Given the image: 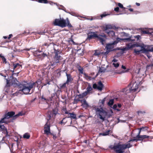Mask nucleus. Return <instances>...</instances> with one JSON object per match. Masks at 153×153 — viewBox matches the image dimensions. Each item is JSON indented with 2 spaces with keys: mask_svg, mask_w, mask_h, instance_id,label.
<instances>
[{
  "mask_svg": "<svg viewBox=\"0 0 153 153\" xmlns=\"http://www.w3.org/2000/svg\"><path fill=\"white\" fill-rule=\"evenodd\" d=\"M93 108L95 110L96 114L99 117V118L103 121H104L108 115L107 110L103 108L101 105L99 107L96 106H93Z\"/></svg>",
  "mask_w": 153,
  "mask_h": 153,
  "instance_id": "obj_1",
  "label": "nucleus"
},
{
  "mask_svg": "<svg viewBox=\"0 0 153 153\" xmlns=\"http://www.w3.org/2000/svg\"><path fill=\"white\" fill-rule=\"evenodd\" d=\"M23 114L21 112H20L18 114L15 115V112L14 111L8 112L7 113H5L3 117L0 120V123H5L7 124L10 122V121L7 120V119L12 117H13L15 119L19 116H21Z\"/></svg>",
  "mask_w": 153,
  "mask_h": 153,
  "instance_id": "obj_2",
  "label": "nucleus"
},
{
  "mask_svg": "<svg viewBox=\"0 0 153 153\" xmlns=\"http://www.w3.org/2000/svg\"><path fill=\"white\" fill-rule=\"evenodd\" d=\"M53 24L54 25L59 26L62 28L65 27L67 26L69 28H71L73 27L68 18H67L66 20L63 18H60L59 19H55L53 22Z\"/></svg>",
  "mask_w": 153,
  "mask_h": 153,
  "instance_id": "obj_3",
  "label": "nucleus"
},
{
  "mask_svg": "<svg viewBox=\"0 0 153 153\" xmlns=\"http://www.w3.org/2000/svg\"><path fill=\"white\" fill-rule=\"evenodd\" d=\"M97 32H91L89 33L88 34L87 38L88 39L90 40L92 39L97 38L98 40L100 41V42L102 44H104L105 40L103 37L106 38V35L104 34L98 35L97 34Z\"/></svg>",
  "mask_w": 153,
  "mask_h": 153,
  "instance_id": "obj_4",
  "label": "nucleus"
},
{
  "mask_svg": "<svg viewBox=\"0 0 153 153\" xmlns=\"http://www.w3.org/2000/svg\"><path fill=\"white\" fill-rule=\"evenodd\" d=\"M20 91H22L24 94H28L30 90L33 89V85L30 82H25L19 85Z\"/></svg>",
  "mask_w": 153,
  "mask_h": 153,
  "instance_id": "obj_5",
  "label": "nucleus"
},
{
  "mask_svg": "<svg viewBox=\"0 0 153 153\" xmlns=\"http://www.w3.org/2000/svg\"><path fill=\"white\" fill-rule=\"evenodd\" d=\"M147 128H148L147 127H142L140 128H138V129L139 130V131L136 137H134L133 139L130 140L129 142H133L135 141L136 142H137L139 140L143 141V140L145 138H149V137L146 135H140L141 130L143 131L144 129L146 128V129Z\"/></svg>",
  "mask_w": 153,
  "mask_h": 153,
  "instance_id": "obj_6",
  "label": "nucleus"
},
{
  "mask_svg": "<svg viewBox=\"0 0 153 153\" xmlns=\"http://www.w3.org/2000/svg\"><path fill=\"white\" fill-rule=\"evenodd\" d=\"M139 83V78L133 77L132 80L130 83V85H132L129 89L131 92H133L136 91L138 88V84Z\"/></svg>",
  "mask_w": 153,
  "mask_h": 153,
  "instance_id": "obj_7",
  "label": "nucleus"
},
{
  "mask_svg": "<svg viewBox=\"0 0 153 153\" xmlns=\"http://www.w3.org/2000/svg\"><path fill=\"white\" fill-rule=\"evenodd\" d=\"M128 144H120L118 143L114 146L113 149L116 153H123L124 150L127 148H129Z\"/></svg>",
  "mask_w": 153,
  "mask_h": 153,
  "instance_id": "obj_8",
  "label": "nucleus"
},
{
  "mask_svg": "<svg viewBox=\"0 0 153 153\" xmlns=\"http://www.w3.org/2000/svg\"><path fill=\"white\" fill-rule=\"evenodd\" d=\"M62 59L60 56L58 55V53H56L53 57V59L51 62V66H56L61 62V60Z\"/></svg>",
  "mask_w": 153,
  "mask_h": 153,
  "instance_id": "obj_9",
  "label": "nucleus"
},
{
  "mask_svg": "<svg viewBox=\"0 0 153 153\" xmlns=\"http://www.w3.org/2000/svg\"><path fill=\"white\" fill-rule=\"evenodd\" d=\"M9 67L11 68L10 71L13 73L19 70L17 73L19 74L22 68V65L18 63L12 62L9 65Z\"/></svg>",
  "mask_w": 153,
  "mask_h": 153,
  "instance_id": "obj_10",
  "label": "nucleus"
},
{
  "mask_svg": "<svg viewBox=\"0 0 153 153\" xmlns=\"http://www.w3.org/2000/svg\"><path fill=\"white\" fill-rule=\"evenodd\" d=\"M67 116L63 118L62 120L59 122V123L62 125H64L65 124L67 123L68 125H71L72 122V120L68 119Z\"/></svg>",
  "mask_w": 153,
  "mask_h": 153,
  "instance_id": "obj_11",
  "label": "nucleus"
},
{
  "mask_svg": "<svg viewBox=\"0 0 153 153\" xmlns=\"http://www.w3.org/2000/svg\"><path fill=\"white\" fill-rule=\"evenodd\" d=\"M50 123H48V122H47L45 125L44 127V133L48 135L49 134H51L50 131Z\"/></svg>",
  "mask_w": 153,
  "mask_h": 153,
  "instance_id": "obj_12",
  "label": "nucleus"
},
{
  "mask_svg": "<svg viewBox=\"0 0 153 153\" xmlns=\"http://www.w3.org/2000/svg\"><path fill=\"white\" fill-rule=\"evenodd\" d=\"M81 103L82 104L81 106L85 109H87L88 108L90 107L85 98L81 100Z\"/></svg>",
  "mask_w": 153,
  "mask_h": 153,
  "instance_id": "obj_13",
  "label": "nucleus"
},
{
  "mask_svg": "<svg viewBox=\"0 0 153 153\" xmlns=\"http://www.w3.org/2000/svg\"><path fill=\"white\" fill-rule=\"evenodd\" d=\"M66 74L67 78V79L66 82V83H68V85L69 83H71L73 79L71 74H68L67 72L66 73Z\"/></svg>",
  "mask_w": 153,
  "mask_h": 153,
  "instance_id": "obj_14",
  "label": "nucleus"
},
{
  "mask_svg": "<svg viewBox=\"0 0 153 153\" xmlns=\"http://www.w3.org/2000/svg\"><path fill=\"white\" fill-rule=\"evenodd\" d=\"M106 32L107 33L108 36H109L111 37L113 39L115 38V33L113 31L109 30L108 31H106Z\"/></svg>",
  "mask_w": 153,
  "mask_h": 153,
  "instance_id": "obj_15",
  "label": "nucleus"
},
{
  "mask_svg": "<svg viewBox=\"0 0 153 153\" xmlns=\"http://www.w3.org/2000/svg\"><path fill=\"white\" fill-rule=\"evenodd\" d=\"M6 79L7 80V84L9 82L11 83L12 84H17V82H18L16 79L13 77H12V79L11 80H8L7 79Z\"/></svg>",
  "mask_w": 153,
  "mask_h": 153,
  "instance_id": "obj_16",
  "label": "nucleus"
},
{
  "mask_svg": "<svg viewBox=\"0 0 153 153\" xmlns=\"http://www.w3.org/2000/svg\"><path fill=\"white\" fill-rule=\"evenodd\" d=\"M67 117L68 118H71V119H76V115L74 114V112H72L71 113H69L67 115Z\"/></svg>",
  "mask_w": 153,
  "mask_h": 153,
  "instance_id": "obj_17",
  "label": "nucleus"
},
{
  "mask_svg": "<svg viewBox=\"0 0 153 153\" xmlns=\"http://www.w3.org/2000/svg\"><path fill=\"white\" fill-rule=\"evenodd\" d=\"M68 85V83H66V82L64 83L63 84H60L59 85V87L58 88L59 89H67V87L66 86V85Z\"/></svg>",
  "mask_w": 153,
  "mask_h": 153,
  "instance_id": "obj_18",
  "label": "nucleus"
},
{
  "mask_svg": "<svg viewBox=\"0 0 153 153\" xmlns=\"http://www.w3.org/2000/svg\"><path fill=\"white\" fill-rule=\"evenodd\" d=\"M113 44H108L106 45L105 48L106 49L107 51L109 52L110 51H111V50L113 48Z\"/></svg>",
  "mask_w": 153,
  "mask_h": 153,
  "instance_id": "obj_19",
  "label": "nucleus"
},
{
  "mask_svg": "<svg viewBox=\"0 0 153 153\" xmlns=\"http://www.w3.org/2000/svg\"><path fill=\"white\" fill-rule=\"evenodd\" d=\"M58 108H55L54 109L52 110L51 111H50V112H51L52 113L51 114L53 115V116H55L57 115V114H59L58 113Z\"/></svg>",
  "mask_w": 153,
  "mask_h": 153,
  "instance_id": "obj_20",
  "label": "nucleus"
},
{
  "mask_svg": "<svg viewBox=\"0 0 153 153\" xmlns=\"http://www.w3.org/2000/svg\"><path fill=\"white\" fill-rule=\"evenodd\" d=\"M30 82L31 84H32L33 88H34L35 86L38 87L39 86V85L41 84V81L39 80H38V81L35 82Z\"/></svg>",
  "mask_w": 153,
  "mask_h": 153,
  "instance_id": "obj_21",
  "label": "nucleus"
},
{
  "mask_svg": "<svg viewBox=\"0 0 153 153\" xmlns=\"http://www.w3.org/2000/svg\"><path fill=\"white\" fill-rule=\"evenodd\" d=\"M152 45H148L147 46L145 45V47L146 48V53L149 51L153 52V47H152Z\"/></svg>",
  "mask_w": 153,
  "mask_h": 153,
  "instance_id": "obj_22",
  "label": "nucleus"
},
{
  "mask_svg": "<svg viewBox=\"0 0 153 153\" xmlns=\"http://www.w3.org/2000/svg\"><path fill=\"white\" fill-rule=\"evenodd\" d=\"M110 132V130H106L105 132H104L102 133H100L99 134L100 136H106L109 135V133Z\"/></svg>",
  "mask_w": 153,
  "mask_h": 153,
  "instance_id": "obj_23",
  "label": "nucleus"
},
{
  "mask_svg": "<svg viewBox=\"0 0 153 153\" xmlns=\"http://www.w3.org/2000/svg\"><path fill=\"white\" fill-rule=\"evenodd\" d=\"M98 84V89L101 91H102L103 87V84L101 81L99 82Z\"/></svg>",
  "mask_w": 153,
  "mask_h": 153,
  "instance_id": "obj_24",
  "label": "nucleus"
},
{
  "mask_svg": "<svg viewBox=\"0 0 153 153\" xmlns=\"http://www.w3.org/2000/svg\"><path fill=\"white\" fill-rule=\"evenodd\" d=\"M52 113L51 112H50V111H49L48 112L47 114V116L46 117V119L48 121V122L49 121L51 117H53V116L51 114Z\"/></svg>",
  "mask_w": 153,
  "mask_h": 153,
  "instance_id": "obj_25",
  "label": "nucleus"
},
{
  "mask_svg": "<svg viewBox=\"0 0 153 153\" xmlns=\"http://www.w3.org/2000/svg\"><path fill=\"white\" fill-rule=\"evenodd\" d=\"M122 41L124 42H132L133 41H135V39H131V37H129L128 38L123 39H122Z\"/></svg>",
  "mask_w": 153,
  "mask_h": 153,
  "instance_id": "obj_26",
  "label": "nucleus"
},
{
  "mask_svg": "<svg viewBox=\"0 0 153 153\" xmlns=\"http://www.w3.org/2000/svg\"><path fill=\"white\" fill-rule=\"evenodd\" d=\"M0 131H3L4 132H6L7 133L6 128L4 125L0 126Z\"/></svg>",
  "mask_w": 153,
  "mask_h": 153,
  "instance_id": "obj_27",
  "label": "nucleus"
},
{
  "mask_svg": "<svg viewBox=\"0 0 153 153\" xmlns=\"http://www.w3.org/2000/svg\"><path fill=\"white\" fill-rule=\"evenodd\" d=\"M140 32L142 34H150L148 30H146L143 29H140Z\"/></svg>",
  "mask_w": 153,
  "mask_h": 153,
  "instance_id": "obj_28",
  "label": "nucleus"
},
{
  "mask_svg": "<svg viewBox=\"0 0 153 153\" xmlns=\"http://www.w3.org/2000/svg\"><path fill=\"white\" fill-rule=\"evenodd\" d=\"M34 1L42 3L47 4L49 3L48 0H34Z\"/></svg>",
  "mask_w": 153,
  "mask_h": 153,
  "instance_id": "obj_29",
  "label": "nucleus"
},
{
  "mask_svg": "<svg viewBox=\"0 0 153 153\" xmlns=\"http://www.w3.org/2000/svg\"><path fill=\"white\" fill-rule=\"evenodd\" d=\"M30 134L28 133H25L23 136V137L24 138L28 139L30 138Z\"/></svg>",
  "mask_w": 153,
  "mask_h": 153,
  "instance_id": "obj_30",
  "label": "nucleus"
},
{
  "mask_svg": "<svg viewBox=\"0 0 153 153\" xmlns=\"http://www.w3.org/2000/svg\"><path fill=\"white\" fill-rule=\"evenodd\" d=\"M62 112L64 114H68L69 112L67 110V109L65 107H63L62 109Z\"/></svg>",
  "mask_w": 153,
  "mask_h": 153,
  "instance_id": "obj_31",
  "label": "nucleus"
},
{
  "mask_svg": "<svg viewBox=\"0 0 153 153\" xmlns=\"http://www.w3.org/2000/svg\"><path fill=\"white\" fill-rule=\"evenodd\" d=\"M76 98H75L74 100V101L73 102V104H77L79 102H81V100L79 99L78 98L77 99Z\"/></svg>",
  "mask_w": 153,
  "mask_h": 153,
  "instance_id": "obj_32",
  "label": "nucleus"
},
{
  "mask_svg": "<svg viewBox=\"0 0 153 153\" xmlns=\"http://www.w3.org/2000/svg\"><path fill=\"white\" fill-rule=\"evenodd\" d=\"M140 47H141V49L140 50L141 51H143L144 53H146V48H145V45H144L143 46L140 45Z\"/></svg>",
  "mask_w": 153,
  "mask_h": 153,
  "instance_id": "obj_33",
  "label": "nucleus"
},
{
  "mask_svg": "<svg viewBox=\"0 0 153 153\" xmlns=\"http://www.w3.org/2000/svg\"><path fill=\"white\" fill-rule=\"evenodd\" d=\"M92 90V88L90 85H88L86 88V91L88 94Z\"/></svg>",
  "mask_w": 153,
  "mask_h": 153,
  "instance_id": "obj_34",
  "label": "nucleus"
},
{
  "mask_svg": "<svg viewBox=\"0 0 153 153\" xmlns=\"http://www.w3.org/2000/svg\"><path fill=\"white\" fill-rule=\"evenodd\" d=\"M0 57L1 58L2 61L3 62V63H4L5 64L6 63V59L5 58L4 56L2 55L1 54H0Z\"/></svg>",
  "mask_w": 153,
  "mask_h": 153,
  "instance_id": "obj_35",
  "label": "nucleus"
},
{
  "mask_svg": "<svg viewBox=\"0 0 153 153\" xmlns=\"http://www.w3.org/2000/svg\"><path fill=\"white\" fill-rule=\"evenodd\" d=\"M37 56H38L39 58H40L42 59H43L45 57L47 56V54L46 53H43L41 55H37Z\"/></svg>",
  "mask_w": 153,
  "mask_h": 153,
  "instance_id": "obj_36",
  "label": "nucleus"
},
{
  "mask_svg": "<svg viewBox=\"0 0 153 153\" xmlns=\"http://www.w3.org/2000/svg\"><path fill=\"white\" fill-rule=\"evenodd\" d=\"M117 5L119 7H120V8H122L125 11V9L126 8L124 7L122 4L120 3H118Z\"/></svg>",
  "mask_w": 153,
  "mask_h": 153,
  "instance_id": "obj_37",
  "label": "nucleus"
},
{
  "mask_svg": "<svg viewBox=\"0 0 153 153\" xmlns=\"http://www.w3.org/2000/svg\"><path fill=\"white\" fill-rule=\"evenodd\" d=\"M114 103V100L111 99L108 102V105L109 106H111Z\"/></svg>",
  "mask_w": 153,
  "mask_h": 153,
  "instance_id": "obj_38",
  "label": "nucleus"
},
{
  "mask_svg": "<svg viewBox=\"0 0 153 153\" xmlns=\"http://www.w3.org/2000/svg\"><path fill=\"white\" fill-rule=\"evenodd\" d=\"M100 54L101 53L100 51H99L97 50H95V53L93 55L94 56H99Z\"/></svg>",
  "mask_w": 153,
  "mask_h": 153,
  "instance_id": "obj_39",
  "label": "nucleus"
},
{
  "mask_svg": "<svg viewBox=\"0 0 153 153\" xmlns=\"http://www.w3.org/2000/svg\"><path fill=\"white\" fill-rule=\"evenodd\" d=\"M122 39H120L119 38H117L116 39V40L115 41L114 43H113V44H115L118 42H119L120 41V40L122 41Z\"/></svg>",
  "mask_w": 153,
  "mask_h": 153,
  "instance_id": "obj_40",
  "label": "nucleus"
},
{
  "mask_svg": "<svg viewBox=\"0 0 153 153\" xmlns=\"http://www.w3.org/2000/svg\"><path fill=\"white\" fill-rule=\"evenodd\" d=\"M41 100L43 101L47 102L49 101V100L45 98L43 95H42L41 97Z\"/></svg>",
  "mask_w": 153,
  "mask_h": 153,
  "instance_id": "obj_41",
  "label": "nucleus"
},
{
  "mask_svg": "<svg viewBox=\"0 0 153 153\" xmlns=\"http://www.w3.org/2000/svg\"><path fill=\"white\" fill-rule=\"evenodd\" d=\"M105 98H104L103 99H102V100H100L99 101V104H100V103L102 104V105H101L102 106H102H103V105L105 102Z\"/></svg>",
  "mask_w": 153,
  "mask_h": 153,
  "instance_id": "obj_42",
  "label": "nucleus"
},
{
  "mask_svg": "<svg viewBox=\"0 0 153 153\" xmlns=\"http://www.w3.org/2000/svg\"><path fill=\"white\" fill-rule=\"evenodd\" d=\"M104 28L105 30H107L108 29L112 28V26L111 25H108L105 26Z\"/></svg>",
  "mask_w": 153,
  "mask_h": 153,
  "instance_id": "obj_43",
  "label": "nucleus"
},
{
  "mask_svg": "<svg viewBox=\"0 0 153 153\" xmlns=\"http://www.w3.org/2000/svg\"><path fill=\"white\" fill-rule=\"evenodd\" d=\"M109 15H110V14L108 13L106 14V13L105 12L103 13L102 14H101L100 16L101 17V18H102Z\"/></svg>",
  "mask_w": 153,
  "mask_h": 153,
  "instance_id": "obj_44",
  "label": "nucleus"
},
{
  "mask_svg": "<svg viewBox=\"0 0 153 153\" xmlns=\"http://www.w3.org/2000/svg\"><path fill=\"white\" fill-rule=\"evenodd\" d=\"M134 51L135 53H136L137 54H139L140 52L141 51L140 50H138L137 49H134Z\"/></svg>",
  "mask_w": 153,
  "mask_h": 153,
  "instance_id": "obj_45",
  "label": "nucleus"
},
{
  "mask_svg": "<svg viewBox=\"0 0 153 153\" xmlns=\"http://www.w3.org/2000/svg\"><path fill=\"white\" fill-rule=\"evenodd\" d=\"M83 97V98L85 97L88 94V93L86 91H85L82 94H81Z\"/></svg>",
  "mask_w": 153,
  "mask_h": 153,
  "instance_id": "obj_46",
  "label": "nucleus"
},
{
  "mask_svg": "<svg viewBox=\"0 0 153 153\" xmlns=\"http://www.w3.org/2000/svg\"><path fill=\"white\" fill-rule=\"evenodd\" d=\"M112 65H113L114 67L115 68H117L118 67H119V64L118 63H113L112 64Z\"/></svg>",
  "mask_w": 153,
  "mask_h": 153,
  "instance_id": "obj_47",
  "label": "nucleus"
},
{
  "mask_svg": "<svg viewBox=\"0 0 153 153\" xmlns=\"http://www.w3.org/2000/svg\"><path fill=\"white\" fill-rule=\"evenodd\" d=\"M77 97H78V98L79 99L83 98L82 94H77L76 96V98Z\"/></svg>",
  "mask_w": 153,
  "mask_h": 153,
  "instance_id": "obj_48",
  "label": "nucleus"
},
{
  "mask_svg": "<svg viewBox=\"0 0 153 153\" xmlns=\"http://www.w3.org/2000/svg\"><path fill=\"white\" fill-rule=\"evenodd\" d=\"M153 67V64H150L146 66V69H148L149 67H151L152 68Z\"/></svg>",
  "mask_w": 153,
  "mask_h": 153,
  "instance_id": "obj_49",
  "label": "nucleus"
},
{
  "mask_svg": "<svg viewBox=\"0 0 153 153\" xmlns=\"http://www.w3.org/2000/svg\"><path fill=\"white\" fill-rule=\"evenodd\" d=\"M140 45H139V44H133V45H132L131 47H130V48H132L133 47H134V46H136V47H140Z\"/></svg>",
  "mask_w": 153,
  "mask_h": 153,
  "instance_id": "obj_50",
  "label": "nucleus"
},
{
  "mask_svg": "<svg viewBox=\"0 0 153 153\" xmlns=\"http://www.w3.org/2000/svg\"><path fill=\"white\" fill-rule=\"evenodd\" d=\"M93 88L94 89H98V85L96 83L94 84L93 85Z\"/></svg>",
  "mask_w": 153,
  "mask_h": 153,
  "instance_id": "obj_51",
  "label": "nucleus"
},
{
  "mask_svg": "<svg viewBox=\"0 0 153 153\" xmlns=\"http://www.w3.org/2000/svg\"><path fill=\"white\" fill-rule=\"evenodd\" d=\"M36 33L35 34H44L45 33V32H35Z\"/></svg>",
  "mask_w": 153,
  "mask_h": 153,
  "instance_id": "obj_52",
  "label": "nucleus"
},
{
  "mask_svg": "<svg viewBox=\"0 0 153 153\" xmlns=\"http://www.w3.org/2000/svg\"><path fill=\"white\" fill-rule=\"evenodd\" d=\"M117 105L116 104H114L113 106V108L115 110H116L117 111H120V110L119 109H117Z\"/></svg>",
  "mask_w": 153,
  "mask_h": 153,
  "instance_id": "obj_53",
  "label": "nucleus"
},
{
  "mask_svg": "<svg viewBox=\"0 0 153 153\" xmlns=\"http://www.w3.org/2000/svg\"><path fill=\"white\" fill-rule=\"evenodd\" d=\"M135 38L137 39V41L139 40L141 38V36L140 35H137L134 36Z\"/></svg>",
  "mask_w": 153,
  "mask_h": 153,
  "instance_id": "obj_54",
  "label": "nucleus"
},
{
  "mask_svg": "<svg viewBox=\"0 0 153 153\" xmlns=\"http://www.w3.org/2000/svg\"><path fill=\"white\" fill-rule=\"evenodd\" d=\"M78 71L81 74H83V69L82 68H81V69H78Z\"/></svg>",
  "mask_w": 153,
  "mask_h": 153,
  "instance_id": "obj_55",
  "label": "nucleus"
},
{
  "mask_svg": "<svg viewBox=\"0 0 153 153\" xmlns=\"http://www.w3.org/2000/svg\"><path fill=\"white\" fill-rule=\"evenodd\" d=\"M119 10V8L118 7H117L114 8V10L116 12H118Z\"/></svg>",
  "mask_w": 153,
  "mask_h": 153,
  "instance_id": "obj_56",
  "label": "nucleus"
},
{
  "mask_svg": "<svg viewBox=\"0 0 153 153\" xmlns=\"http://www.w3.org/2000/svg\"><path fill=\"white\" fill-rule=\"evenodd\" d=\"M105 72L104 70L102 68H100V69L99 70V72L102 73V72Z\"/></svg>",
  "mask_w": 153,
  "mask_h": 153,
  "instance_id": "obj_57",
  "label": "nucleus"
},
{
  "mask_svg": "<svg viewBox=\"0 0 153 153\" xmlns=\"http://www.w3.org/2000/svg\"><path fill=\"white\" fill-rule=\"evenodd\" d=\"M51 134V135H52L53 136V138L54 139V140H55L57 138V137L56 135H54L53 134Z\"/></svg>",
  "mask_w": 153,
  "mask_h": 153,
  "instance_id": "obj_58",
  "label": "nucleus"
},
{
  "mask_svg": "<svg viewBox=\"0 0 153 153\" xmlns=\"http://www.w3.org/2000/svg\"><path fill=\"white\" fill-rule=\"evenodd\" d=\"M13 35L12 34H10L9 35V36L7 38L8 39H10L13 36Z\"/></svg>",
  "mask_w": 153,
  "mask_h": 153,
  "instance_id": "obj_59",
  "label": "nucleus"
},
{
  "mask_svg": "<svg viewBox=\"0 0 153 153\" xmlns=\"http://www.w3.org/2000/svg\"><path fill=\"white\" fill-rule=\"evenodd\" d=\"M117 60L115 59H113L112 62H113L114 63L116 62H117Z\"/></svg>",
  "mask_w": 153,
  "mask_h": 153,
  "instance_id": "obj_60",
  "label": "nucleus"
},
{
  "mask_svg": "<svg viewBox=\"0 0 153 153\" xmlns=\"http://www.w3.org/2000/svg\"><path fill=\"white\" fill-rule=\"evenodd\" d=\"M123 35H125V36H128V34H127V33H125V32H123Z\"/></svg>",
  "mask_w": 153,
  "mask_h": 153,
  "instance_id": "obj_61",
  "label": "nucleus"
},
{
  "mask_svg": "<svg viewBox=\"0 0 153 153\" xmlns=\"http://www.w3.org/2000/svg\"><path fill=\"white\" fill-rule=\"evenodd\" d=\"M87 79H89V80H91L92 79V77L91 76H88V77L87 78Z\"/></svg>",
  "mask_w": 153,
  "mask_h": 153,
  "instance_id": "obj_62",
  "label": "nucleus"
},
{
  "mask_svg": "<svg viewBox=\"0 0 153 153\" xmlns=\"http://www.w3.org/2000/svg\"><path fill=\"white\" fill-rule=\"evenodd\" d=\"M118 106V107L119 108H120L121 107V106H122V105H121V104H120V103H118L117 104V106Z\"/></svg>",
  "mask_w": 153,
  "mask_h": 153,
  "instance_id": "obj_63",
  "label": "nucleus"
},
{
  "mask_svg": "<svg viewBox=\"0 0 153 153\" xmlns=\"http://www.w3.org/2000/svg\"><path fill=\"white\" fill-rule=\"evenodd\" d=\"M84 75L85 78L87 79L88 77V75L87 74H86L85 73H84Z\"/></svg>",
  "mask_w": 153,
  "mask_h": 153,
  "instance_id": "obj_64",
  "label": "nucleus"
}]
</instances>
